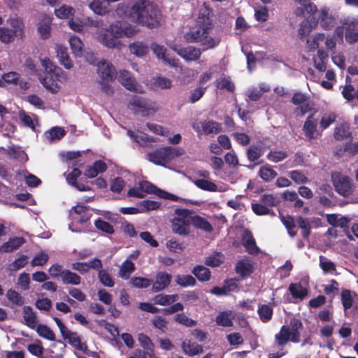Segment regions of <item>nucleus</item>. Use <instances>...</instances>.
<instances>
[{"label": "nucleus", "instance_id": "f257e3e1", "mask_svg": "<svg viewBox=\"0 0 358 358\" xmlns=\"http://www.w3.org/2000/svg\"><path fill=\"white\" fill-rule=\"evenodd\" d=\"M213 28L214 24L209 17V12L201 11L194 26L184 34V39L187 43H199L203 51L212 49L219 43L213 37L209 36Z\"/></svg>", "mask_w": 358, "mask_h": 358}, {"label": "nucleus", "instance_id": "f03ea898", "mask_svg": "<svg viewBox=\"0 0 358 358\" xmlns=\"http://www.w3.org/2000/svg\"><path fill=\"white\" fill-rule=\"evenodd\" d=\"M127 8L129 17L139 25L154 29L161 24V10L157 5L149 1L138 0Z\"/></svg>", "mask_w": 358, "mask_h": 358}, {"label": "nucleus", "instance_id": "7ed1b4c3", "mask_svg": "<svg viewBox=\"0 0 358 358\" xmlns=\"http://www.w3.org/2000/svg\"><path fill=\"white\" fill-rule=\"evenodd\" d=\"M185 150L182 148L171 146L159 148L148 154V159L156 165L165 166L176 157L182 155Z\"/></svg>", "mask_w": 358, "mask_h": 358}, {"label": "nucleus", "instance_id": "20e7f679", "mask_svg": "<svg viewBox=\"0 0 358 358\" xmlns=\"http://www.w3.org/2000/svg\"><path fill=\"white\" fill-rule=\"evenodd\" d=\"M43 66L45 69V76L41 80L43 86L52 92H57L59 86L55 83L59 80L62 70L57 66L50 59H45L42 61Z\"/></svg>", "mask_w": 358, "mask_h": 358}, {"label": "nucleus", "instance_id": "39448f33", "mask_svg": "<svg viewBox=\"0 0 358 358\" xmlns=\"http://www.w3.org/2000/svg\"><path fill=\"white\" fill-rule=\"evenodd\" d=\"M122 36H123V28L117 23L111 24L107 29H102L98 39L104 46L113 48L120 44L119 38Z\"/></svg>", "mask_w": 358, "mask_h": 358}, {"label": "nucleus", "instance_id": "423d86ee", "mask_svg": "<svg viewBox=\"0 0 358 358\" xmlns=\"http://www.w3.org/2000/svg\"><path fill=\"white\" fill-rule=\"evenodd\" d=\"M331 180L335 190L338 194L344 197L352 194L353 187L348 176L341 172H334L331 173Z\"/></svg>", "mask_w": 358, "mask_h": 358}, {"label": "nucleus", "instance_id": "0eeeda50", "mask_svg": "<svg viewBox=\"0 0 358 358\" xmlns=\"http://www.w3.org/2000/svg\"><path fill=\"white\" fill-rule=\"evenodd\" d=\"M103 267L102 261L99 258H94L92 260L85 262H73L71 264L72 269L78 271L80 274H85L89 272L92 268L94 270L99 269Z\"/></svg>", "mask_w": 358, "mask_h": 358}, {"label": "nucleus", "instance_id": "6e6552de", "mask_svg": "<svg viewBox=\"0 0 358 358\" xmlns=\"http://www.w3.org/2000/svg\"><path fill=\"white\" fill-rule=\"evenodd\" d=\"M128 107L136 114H141L142 116H148L150 114V108L145 99L134 96L129 101Z\"/></svg>", "mask_w": 358, "mask_h": 358}, {"label": "nucleus", "instance_id": "1a4fd4ad", "mask_svg": "<svg viewBox=\"0 0 358 358\" xmlns=\"http://www.w3.org/2000/svg\"><path fill=\"white\" fill-rule=\"evenodd\" d=\"M317 125V120L314 117V115H308L303 126V134L308 140L315 139L320 135Z\"/></svg>", "mask_w": 358, "mask_h": 358}, {"label": "nucleus", "instance_id": "9d476101", "mask_svg": "<svg viewBox=\"0 0 358 358\" xmlns=\"http://www.w3.org/2000/svg\"><path fill=\"white\" fill-rule=\"evenodd\" d=\"M175 51L186 62L197 61L201 55V50L194 46H187L179 49L176 48Z\"/></svg>", "mask_w": 358, "mask_h": 358}, {"label": "nucleus", "instance_id": "9b49d317", "mask_svg": "<svg viewBox=\"0 0 358 358\" xmlns=\"http://www.w3.org/2000/svg\"><path fill=\"white\" fill-rule=\"evenodd\" d=\"M118 81L128 90L135 92H141L138 89V84L129 71L127 70L120 71L118 76Z\"/></svg>", "mask_w": 358, "mask_h": 358}, {"label": "nucleus", "instance_id": "f8f14e48", "mask_svg": "<svg viewBox=\"0 0 358 358\" xmlns=\"http://www.w3.org/2000/svg\"><path fill=\"white\" fill-rule=\"evenodd\" d=\"M242 243L246 252L250 255H256L261 251L257 245L255 239L250 230L245 231L242 237Z\"/></svg>", "mask_w": 358, "mask_h": 358}, {"label": "nucleus", "instance_id": "ddd939ff", "mask_svg": "<svg viewBox=\"0 0 358 358\" xmlns=\"http://www.w3.org/2000/svg\"><path fill=\"white\" fill-rule=\"evenodd\" d=\"M97 71L102 80L113 81L116 78L115 67L106 61L100 62L98 64Z\"/></svg>", "mask_w": 358, "mask_h": 358}, {"label": "nucleus", "instance_id": "4468645a", "mask_svg": "<svg viewBox=\"0 0 358 358\" xmlns=\"http://www.w3.org/2000/svg\"><path fill=\"white\" fill-rule=\"evenodd\" d=\"M155 186L150 182L143 181L139 183L138 187H132L128 190L127 194L129 196L136 198H143L147 193H150L154 191Z\"/></svg>", "mask_w": 358, "mask_h": 358}, {"label": "nucleus", "instance_id": "2eb2a0df", "mask_svg": "<svg viewBox=\"0 0 358 358\" xmlns=\"http://www.w3.org/2000/svg\"><path fill=\"white\" fill-rule=\"evenodd\" d=\"M171 275L165 272L161 271L156 275V279L152 284V290L155 292H158L164 290L167 287L171 281Z\"/></svg>", "mask_w": 358, "mask_h": 358}, {"label": "nucleus", "instance_id": "dca6fc26", "mask_svg": "<svg viewBox=\"0 0 358 358\" xmlns=\"http://www.w3.org/2000/svg\"><path fill=\"white\" fill-rule=\"evenodd\" d=\"M288 326V331L289 333L290 341L292 343H299L300 341V329H302L303 326L301 321L296 317L290 320Z\"/></svg>", "mask_w": 358, "mask_h": 358}, {"label": "nucleus", "instance_id": "f3484780", "mask_svg": "<svg viewBox=\"0 0 358 358\" xmlns=\"http://www.w3.org/2000/svg\"><path fill=\"white\" fill-rule=\"evenodd\" d=\"M138 341L141 346L144 349L143 354L149 358H156L154 353L155 345L150 337L143 333L138 335Z\"/></svg>", "mask_w": 358, "mask_h": 358}, {"label": "nucleus", "instance_id": "a211bd4d", "mask_svg": "<svg viewBox=\"0 0 358 358\" xmlns=\"http://www.w3.org/2000/svg\"><path fill=\"white\" fill-rule=\"evenodd\" d=\"M25 243V239L23 237H13L5 242L3 245H0V252H11Z\"/></svg>", "mask_w": 358, "mask_h": 358}, {"label": "nucleus", "instance_id": "6ab92c4d", "mask_svg": "<svg viewBox=\"0 0 358 358\" xmlns=\"http://www.w3.org/2000/svg\"><path fill=\"white\" fill-rule=\"evenodd\" d=\"M56 52L61 65H63L66 69H70L73 67V62L69 57L66 47L62 45H57Z\"/></svg>", "mask_w": 358, "mask_h": 358}, {"label": "nucleus", "instance_id": "aec40b11", "mask_svg": "<svg viewBox=\"0 0 358 358\" xmlns=\"http://www.w3.org/2000/svg\"><path fill=\"white\" fill-rule=\"evenodd\" d=\"M254 271L252 264L249 260L241 259L238 261L235 267V271L242 278L250 276Z\"/></svg>", "mask_w": 358, "mask_h": 358}, {"label": "nucleus", "instance_id": "412c9836", "mask_svg": "<svg viewBox=\"0 0 358 358\" xmlns=\"http://www.w3.org/2000/svg\"><path fill=\"white\" fill-rule=\"evenodd\" d=\"M288 290L293 299L303 301L308 294V289L303 287L301 283H291Z\"/></svg>", "mask_w": 358, "mask_h": 358}, {"label": "nucleus", "instance_id": "4be33fe9", "mask_svg": "<svg viewBox=\"0 0 358 358\" xmlns=\"http://www.w3.org/2000/svg\"><path fill=\"white\" fill-rule=\"evenodd\" d=\"M190 222L184 220L174 218L172 222V230L179 235H188L189 234Z\"/></svg>", "mask_w": 358, "mask_h": 358}, {"label": "nucleus", "instance_id": "5701e85b", "mask_svg": "<svg viewBox=\"0 0 358 358\" xmlns=\"http://www.w3.org/2000/svg\"><path fill=\"white\" fill-rule=\"evenodd\" d=\"M182 348L184 352L189 356H194L203 352V347L201 345L191 342L189 340H186L182 342Z\"/></svg>", "mask_w": 358, "mask_h": 358}, {"label": "nucleus", "instance_id": "b1692460", "mask_svg": "<svg viewBox=\"0 0 358 358\" xmlns=\"http://www.w3.org/2000/svg\"><path fill=\"white\" fill-rule=\"evenodd\" d=\"M334 136L337 141H343L348 138H352L350 126L348 123H341L334 129Z\"/></svg>", "mask_w": 358, "mask_h": 358}, {"label": "nucleus", "instance_id": "393cba45", "mask_svg": "<svg viewBox=\"0 0 358 358\" xmlns=\"http://www.w3.org/2000/svg\"><path fill=\"white\" fill-rule=\"evenodd\" d=\"M190 224H192L196 229H200L206 232H212L213 228L210 223L205 218L199 216L194 215L190 219Z\"/></svg>", "mask_w": 358, "mask_h": 358}, {"label": "nucleus", "instance_id": "a878e982", "mask_svg": "<svg viewBox=\"0 0 358 358\" xmlns=\"http://www.w3.org/2000/svg\"><path fill=\"white\" fill-rule=\"evenodd\" d=\"M193 275L201 282L210 280L211 272L209 268L203 265H196L192 271Z\"/></svg>", "mask_w": 358, "mask_h": 358}, {"label": "nucleus", "instance_id": "bb28decb", "mask_svg": "<svg viewBox=\"0 0 358 358\" xmlns=\"http://www.w3.org/2000/svg\"><path fill=\"white\" fill-rule=\"evenodd\" d=\"M61 280L64 285H78L81 282V277L69 269H64Z\"/></svg>", "mask_w": 358, "mask_h": 358}, {"label": "nucleus", "instance_id": "cd10ccee", "mask_svg": "<svg viewBox=\"0 0 358 358\" xmlns=\"http://www.w3.org/2000/svg\"><path fill=\"white\" fill-rule=\"evenodd\" d=\"M288 326L282 325L280 331L275 335L274 341L278 346L283 347L290 341Z\"/></svg>", "mask_w": 358, "mask_h": 358}, {"label": "nucleus", "instance_id": "c85d7f7f", "mask_svg": "<svg viewBox=\"0 0 358 358\" xmlns=\"http://www.w3.org/2000/svg\"><path fill=\"white\" fill-rule=\"evenodd\" d=\"M23 318L25 324L31 329H34L37 323L36 313L33 311L31 306H26L23 308Z\"/></svg>", "mask_w": 358, "mask_h": 358}, {"label": "nucleus", "instance_id": "c756f323", "mask_svg": "<svg viewBox=\"0 0 358 358\" xmlns=\"http://www.w3.org/2000/svg\"><path fill=\"white\" fill-rule=\"evenodd\" d=\"M201 127L203 133L206 135L217 134L222 131L221 124L213 120L201 122Z\"/></svg>", "mask_w": 358, "mask_h": 358}, {"label": "nucleus", "instance_id": "7c9ffc66", "mask_svg": "<svg viewBox=\"0 0 358 358\" xmlns=\"http://www.w3.org/2000/svg\"><path fill=\"white\" fill-rule=\"evenodd\" d=\"M233 319L234 317L231 315V312L222 311L217 315L215 322L219 326L229 327L233 325Z\"/></svg>", "mask_w": 358, "mask_h": 358}, {"label": "nucleus", "instance_id": "2f4dec72", "mask_svg": "<svg viewBox=\"0 0 358 358\" xmlns=\"http://www.w3.org/2000/svg\"><path fill=\"white\" fill-rule=\"evenodd\" d=\"M129 48L130 52L138 57H143L145 55L149 50L148 45L140 41L132 43L129 45Z\"/></svg>", "mask_w": 358, "mask_h": 358}, {"label": "nucleus", "instance_id": "473e14b6", "mask_svg": "<svg viewBox=\"0 0 358 358\" xmlns=\"http://www.w3.org/2000/svg\"><path fill=\"white\" fill-rule=\"evenodd\" d=\"M257 313L261 321L264 323H267L272 319L273 310L270 306L261 304L259 306Z\"/></svg>", "mask_w": 358, "mask_h": 358}, {"label": "nucleus", "instance_id": "72a5a7b5", "mask_svg": "<svg viewBox=\"0 0 358 358\" xmlns=\"http://www.w3.org/2000/svg\"><path fill=\"white\" fill-rule=\"evenodd\" d=\"M277 172L270 166H263L260 167L258 176L264 181L269 182L277 176Z\"/></svg>", "mask_w": 358, "mask_h": 358}, {"label": "nucleus", "instance_id": "f704fd0d", "mask_svg": "<svg viewBox=\"0 0 358 358\" xmlns=\"http://www.w3.org/2000/svg\"><path fill=\"white\" fill-rule=\"evenodd\" d=\"M175 282L178 285L182 287H194L196 284V279L191 275H177Z\"/></svg>", "mask_w": 358, "mask_h": 358}, {"label": "nucleus", "instance_id": "c9c22d12", "mask_svg": "<svg viewBox=\"0 0 358 358\" xmlns=\"http://www.w3.org/2000/svg\"><path fill=\"white\" fill-rule=\"evenodd\" d=\"M280 220L287 229L289 235L291 237H294L297 234L296 231L294 230V228L296 227V221L294 220V218L291 215L284 216L280 215Z\"/></svg>", "mask_w": 358, "mask_h": 358}, {"label": "nucleus", "instance_id": "e433bc0d", "mask_svg": "<svg viewBox=\"0 0 358 358\" xmlns=\"http://www.w3.org/2000/svg\"><path fill=\"white\" fill-rule=\"evenodd\" d=\"M296 222L299 227L301 229V235L303 238L304 239L308 238L311 231V225L308 220L301 216H299L296 218Z\"/></svg>", "mask_w": 358, "mask_h": 358}, {"label": "nucleus", "instance_id": "4c0bfd02", "mask_svg": "<svg viewBox=\"0 0 358 358\" xmlns=\"http://www.w3.org/2000/svg\"><path fill=\"white\" fill-rule=\"evenodd\" d=\"M96 271H98V278L103 285L108 287H112L114 286V280L107 270L102 269L101 268L99 269H96Z\"/></svg>", "mask_w": 358, "mask_h": 358}, {"label": "nucleus", "instance_id": "58836bf2", "mask_svg": "<svg viewBox=\"0 0 358 358\" xmlns=\"http://www.w3.org/2000/svg\"><path fill=\"white\" fill-rule=\"evenodd\" d=\"M17 36L15 31H13V29L4 27H0L1 42L6 44L10 43L15 40Z\"/></svg>", "mask_w": 358, "mask_h": 358}, {"label": "nucleus", "instance_id": "ea45409f", "mask_svg": "<svg viewBox=\"0 0 358 358\" xmlns=\"http://www.w3.org/2000/svg\"><path fill=\"white\" fill-rule=\"evenodd\" d=\"M69 43L73 54L76 57L82 56L83 43L80 38L76 36H72L69 38Z\"/></svg>", "mask_w": 358, "mask_h": 358}, {"label": "nucleus", "instance_id": "a19ab883", "mask_svg": "<svg viewBox=\"0 0 358 358\" xmlns=\"http://www.w3.org/2000/svg\"><path fill=\"white\" fill-rule=\"evenodd\" d=\"M194 184L199 189L208 192H217V186L213 182L205 179H197L194 181Z\"/></svg>", "mask_w": 358, "mask_h": 358}, {"label": "nucleus", "instance_id": "79ce46f5", "mask_svg": "<svg viewBox=\"0 0 358 358\" xmlns=\"http://www.w3.org/2000/svg\"><path fill=\"white\" fill-rule=\"evenodd\" d=\"M89 6L94 13L99 15H104L108 13V6L101 0H93Z\"/></svg>", "mask_w": 358, "mask_h": 358}, {"label": "nucleus", "instance_id": "37998d69", "mask_svg": "<svg viewBox=\"0 0 358 358\" xmlns=\"http://www.w3.org/2000/svg\"><path fill=\"white\" fill-rule=\"evenodd\" d=\"M36 332L39 336L43 337L47 340L54 341H55V335L53 331L45 324H38L36 328Z\"/></svg>", "mask_w": 358, "mask_h": 358}, {"label": "nucleus", "instance_id": "c03bdc74", "mask_svg": "<svg viewBox=\"0 0 358 358\" xmlns=\"http://www.w3.org/2000/svg\"><path fill=\"white\" fill-rule=\"evenodd\" d=\"M9 24L13 31H15V34L21 38L24 36V24L21 18L15 17L9 20Z\"/></svg>", "mask_w": 358, "mask_h": 358}, {"label": "nucleus", "instance_id": "a18cd8bd", "mask_svg": "<svg viewBox=\"0 0 358 358\" xmlns=\"http://www.w3.org/2000/svg\"><path fill=\"white\" fill-rule=\"evenodd\" d=\"M135 265L130 260L124 261L120 268V276L122 278L127 279L129 275L135 271Z\"/></svg>", "mask_w": 358, "mask_h": 358}, {"label": "nucleus", "instance_id": "49530a36", "mask_svg": "<svg viewBox=\"0 0 358 358\" xmlns=\"http://www.w3.org/2000/svg\"><path fill=\"white\" fill-rule=\"evenodd\" d=\"M222 254L221 252H214L205 259L204 264L211 267L219 266L222 263Z\"/></svg>", "mask_w": 358, "mask_h": 358}, {"label": "nucleus", "instance_id": "de8ad7c7", "mask_svg": "<svg viewBox=\"0 0 358 358\" xmlns=\"http://www.w3.org/2000/svg\"><path fill=\"white\" fill-rule=\"evenodd\" d=\"M6 297L8 301L17 306H22L24 303V297L17 292L12 289L7 291Z\"/></svg>", "mask_w": 358, "mask_h": 358}, {"label": "nucleus", "instance_id": "09e8293b", "mask_svg": "<svg viewBox=\"0 0 358 358\" xmlns=\"http://www.w3.org/2000/svg\"><path fill=\"white\" fill-rule=\"evenodd\" d=\"M173 319L176 322L187 327H193L196 325V321L188 317L184 313L176 314Z\"/></svg>", "mask_w": 358, "mask_h": 358}, {"label": "nucleus", "instance_id": "8fccbe9b", "mask_svg": "<svg viewBox=\"0 0 358 358\" xmlns=\"http://www.w3.org/2000/svg\"><path fill=\"white\" fill-rule=\"evenodd\" d=\"M248 160L251 162L257 161L262 155V150L258 145H250L246 152Z\"/></svg>", "mask_w": 358, "mask_h": 358}, {"label": "nucleus", "instance_id": "3c124183", "mask_svg": "<svg viewBox=\"0 0 358 358\" xmlns=\"http://www.w3.org/2000/svg\"><path fill=\"white\" fill-rule=\"evenodd\" d=\"M287 157V152L282 150H271L266 156L267 159L273 163L281 162Z\"/></svg>", "mask_w": 358, "mask_h": 358}, {"label": "nucleus", "instance_id": "603ef678", "mask_svg": "<svg viewBox=\"0 0 358 358\" xmlns=\"http://www.w3.org/2000/svg\"><path fill=\"white\" fill-rule=\"evenodd\" d=\"M94 225L97 229L108 234H113L115 231L112 224L101 218L95 220Z\"/></svg>", "mask_w": 358, "mask_h": 358}, {"label": "nucleus", "instance_id": "864d4df0", "mask_svg": "<svg viewBox=\"0 0 358 358\" xmlns=\"http://www.w3.org/2000/svg\"><path fill=\"white\" fill-rule=\"evenodd\" d=\"M56 16L60 19H66L72 17L74 14V10L72 7L63 5L58 9H55Z\"/></svg>", "mask_w": 358, "mask_h": 358}, {"label": "nucleus", "instance_id": "5fc2aeb1", "mask_svg": "<svg viewBox=\"0 0 358 358\" xmlns=\"http://www.w3.org/2000/svg\"><path fill=\"white\" fill-rule=\"evenodd\" d=\"M217 87L220 90H227L230 92L235 90V85L229 78H222L217 80Z\"/></svg>", "mask_w": 358, "mask_h": 358}, {"label": "nucleus", "instance_id": "6e6d98bb", "mask_svg": "<svg viewBox=\"0 0 358 358\" xmlns=\"http://www.w3.org/2000/svg\"><path fill=\"white\" fill-rule=\"evenodd\" d=\"M289 176L296 184H306L308 182V178L301 171L298 170L290 171Z\"/></svg>", "mask_w": 358, "mask_h": 358}, {"label": "nucleus", "instance_id": "4d7b16f0", "mask_svg": "<svg viewBox=\"0 0 358 358\" xmlns=\"http://www.w3.org/2000/svg\"><path fill=\"white\" fill-rule=\"evenodd\" d=\"M131 283L137 288H147L152 284V280L143 277H133Z\"/></svg>", "mask_w": 358, "mask_h": 358}, {"label": "nucleus", "instance_id": "13d9d810", "mask_svg": "<svg viewBox=\"0 0 358 358\" xmlns=\"http://www.w3.org/2000/svg\"><path fill=\"white\" fill-rule=\"evenodd\" d=\"M341 301L345 310L350 309L352 306L353 298L349 289H343L342 291Z\"/></svg>", "mask_w": 358, "mask_h": 358}, {"label": "nucleus", "instance_id": "bf43d9fd", "mask_svg": "<svg viewBox=\"0 0 358 358\" xmlns=\"http://www.w3.org/2000/svg\"><path fill=\"white\" fill-rule=\"evenodd\" d=\"M260 202L268 208L278 205L280 200L273 194H265L261 196Z\"/></svg>", "mask_w": 358, "mask_h": 358}, {"label": "nucleus", "instance_id": "052dcab7", "mask_svg": "<svg viewBox=\"0 0 358 358\" xmlns=\"http://www.w3.org/2000/svg\"><path fill=\"white\" fill-rule=\"evenodd\" d=\"M154 85L162 90H166L171 87L172 82L169 78L158 76L154 79Z\"/></svg>", "mask_w": 358, "mask_h": 358}, {"label": "nucleus", "instance_id": "680f3d73", "mask_svg": "<svg viewBox=\"0 0 358 358\" xmlns=\"http://www.w3.org/2000/svg\"><path fill=\"white\" fill-rule=\"evenodd\" d=\"M66 132L64 129L59 127H52L48 132H46V134H48V137L52 140L61 139L64 136Z\"/></svg>", "mask_w": 358, "mask_h": 358}, {"label": "nucleus", "instance_id": "e2e57ef3", "mask_svg": "<svg viewBox=\"0 0 358 358\" xmlns=\"http://www.w3.org/2000/svg\"><path fill=\"white\" fill-rule=\"evenodd\" d=\"M337 118V115L332 113L329 114L327 116L324 115L322 117L320 124L322 129L328 128L332 123H334Z\"/></svg>", "mask_w": 358, "mask_h": 358}, {"label": "nucleus", "instance_id": "0e129e2a", "mask_svg": "<svg viewBox=\"0 0 358 358\" xmlns=\"http://www.w3.org/2000/svg\"><path fill=\"white\" fill-rule=\"evenodd\" d=\"M252 210L257 215H268L271 210L262 203H252Z\"/></svg>", "mask_w": 358, "mask_h": 358}, {"label": "nucleus", "instance_id": "69168bd1", "mask_svg": "<svg viewBox=\"0 0 358 358\" xmlns=\"http://www.w3.org/2000/svg\"><path fill=\"white\" fill-rule=\"evenodd\" d=\"M48 255L45 252L36 254L32 259L31 264L33 266H43L48 260Z\"/></svg>", "mask_w": 358, "mask_h": 358}, {"label": "nucleus", "instance_id": "338daca9", "mask_svg": "<svg viewBox=\"0 0 358 358\" xmlns=\"http://www.w3.org/2000/svg\"><path fill=\"white\" fill-rule=\"evenodd\" d=\"M340 152H349L351 155H355L358 153V142L355 143H347L343 145V148H341L338 152L337 155H340Z\"/></svg>", "mask_w": 358, "mask_h": 358}, {"label": "nucleus", "instance_id": "774afa93", "mask_svg": "<svg viewBox=\"0 0 358 358\" xmlns=\"http://www.w3.org/2000/svg\"><path fill=\"white\" fill-rule=\"evenodd\" d=\"M124 180L121 177H117L112 182L110 189L113 192L120 193L124 187Z\"/></svg>", "mask_w": 358, "mask_h": 358}]
</instances>
